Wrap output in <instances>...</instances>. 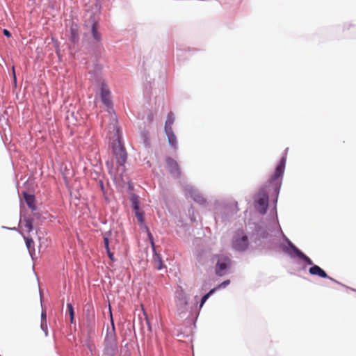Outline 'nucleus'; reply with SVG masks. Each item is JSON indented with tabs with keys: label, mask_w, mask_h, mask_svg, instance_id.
I'll return each instance as SVG.
<instances>
[{
	"label": "nucleus",
	"mask_w": 356,
	"mask_h": 356,
	"mask_svg": "<svg viewBox=\"0 0 356 356\" xmlns=\"http://www.w3.org/2000/svg\"><path fill=\"white\" fill-rule=\"evenodd\" d=\"M134 213L140 226L148 230V227L145 225V212L141 209H139L134 211Z\"/></svg>",
	"instance_id": "nucleus-21"
},
{
	"label": "nucleus",
	"mask_w": 356,
	"mask_h": 356,
	"mask_svg": "<svg viewBox=\"0 0 356 356\" xmlns=\"http://www.w3.org/2000/svg\"><path fill=\"white\" fill-rule=\"evenodd\" d=\"M100 86V97L102 104L108 108H113V104L111 99V91L106 83L99 85Z\"/></svg>",
	"instance_id": "nucleus-14"
},
{
	"label": "nucleus",
	"mask_w": 356,
	"mask_h": 356,
	"mask_svg": "<svg viewBox=\"0 0 356 356\" xmlns=\"http://www.w3.org/2000/svg\"><path fill=\"white\" fill-rule=\"evenodd\" d=\"M286 244H281L280 248L287 254L291 259H298L305 264L302 269H305L306 266H309L308 269L309 275L312 276H317L322 279H327L330 281L342 286L353 291H356L355 289L346 286L337 280L329 276L327 273L319 266L314 264L312 260L306 255L301 250L296 247L288 238H286Z\"/></svg>",
	"instance_id": "nucleus-1"
},
{
	"label": "nucleus",
	"mask_w": 356,
	"mask_h": 356,
	"mask_svg": "<svg viewBox=\"0 0 356 356\" xmlns=\"http://www.w3.org/2000/svg\"><path fill=\"white\" fill-rule=\"evenodd\" d=\"M22 195L28 207L32 211H35L37 210V205L35 195L29 193L26 191H23Z\"/></svg>",
	"instance_id": "nucleus-17"
},
{
	"label": "nucleus",
	"mask_w": 356,
	"mask_h": 356,
	"mask_svg": "<svg viewBox=\"0 0 356 356\" xmlns=\"http://www.w3.org/2000/svg\"><path fill=\"white\" fill-rule=\"evenodd\" d=\"M198 315H199V312L196 314V316L195 317V321L197 320Z\"/></svg>",
	"instance_id": "nucleus-53"
},
{
	"label": "nucleus",
	"mask_w": 356,
	"mask_h": 356,
	"mask_svg": "<svg viewBox=\"0 0 356 356\" xmlns=\"http://www.w3.org/2000/svg\"><path fill=\"white\" fill-rule=\"evenodd\" d=\"M52 41L54 44L55 52H56V55L58 56V58L60 59L61 56H60V50L58 42L56 40H54V38H52Z\"/></svg>",
	"instance_id": "nucleus-32"
},
{
	"label": "nucleus",
	"mask_w": 356,
	"mask_h": 356,
	"mask_svg": "<svg viewBox=\"0 0 356 356\" xmlns=\"http://www.w3.org/2000/svg\"><path fill=\"white\" fill-rule=\"evenodd\" d=\"M277 231L280 233L283 241L286 243L287 238L279 223V220L271 218H268L266 220H260L254 223V227L250 233V238L255 243L266 240L272 236L271 233Z\"/></svg>",
	"instance_id": "nucleus-3"
},
{
	"label": "nucleus",
	"mask_w": 356,
	"mask_h": 356,
	"mask_svg": "<svg viewBox=\"0 0 356 356\" xmlns=\"http://www.w3.org/2000/svg\"><path fill=\"white\" fill-rule=\"evenodd\" d=\"M3 34L6 38H10L12 36L10 31L9 30H8L7 29H3Z\"/></svg>",
	"instance_id": "nucleus-46"
},
{
	"label": "nucleus",
	"mask_w": 356,
	"mask_h": 356,
	"mask_svg": "<svg viewBox=\"0 0 356 356\" xmlns=\"http://www.w3.org/2000/svg\"><path fill=\"white\" fill-rule=\"evenodd\" d=\"M189 296L181 286H178L175 294V303L178 315L183 317L188 312Z\"/></svg>",
	"instance_id": "nucleus-8"
},
{
	"label": "nucleus",
	"mask_w": 356,
	"mask_h": 356,
	"mask_svg": "<svg viewBox=\"0 0 356 356\" xmlns=\"http://www.w3.org/2000/svg\"><path fill=\"white\" fill-rule=\"evenodd\" d=\"M254 207L262 215L266 213L269 206V191L266 184L261 187L256 193L254 198Z\"/></svg>",
	"instance_id": "nucleus-5"
},
{
	"label": "nucleus",
	"mask_w": 356,
	"mask_h": 356,
	"mask_svg": "<svg viewBox=\"0 0 356 356\" xmlns=\"http://www.w3.org/2000/svg\"><path fill=\"white\" fill-rule=\"evenodd\" d=\"M186 191L189 195L190 197L193 199L194 202L200 205L204 206L207 203V200L203 197L202 193L193 186H187L186 187Z\"/></svg>",
	"instance_id": "nucleus-16"
},
{
	"label": "nucleus",
	"mask_w": 356,
	"mask_h": 356,
	"mask_svg": "<svg viewBox=\"0 0 356 356\" xmlns=\"http://www.w3.org/2000/svg\"><path fill=\"white\" fill-rule=\"evenodd\" d=\"M191 220L192 222H193V221H195V219L194 218V217H191Z\"/></svg>",
	"instance_id": "nucleus-52"
},
{
	"label": "nucleus",
	"mask_w": 356,
	"mask_h": 356,
	"mask_svg": "<svg viewBox=\"0 0 356 356\" xmlns=\"http://www.w3.org/2000/svg\"><path fill=\"white\" fill-rule=\"evenodd\" d=\"M112 152L116 159L117 164L122 167V171H124V165L127 160V152L124 145V141L121 138L118 140V144L115 141L111 143Z\"/></svg>",
	"instance_id": "nucleus-9"
},
{
	"label": "nucleus",
	"mask_w": 356,
	"mask_h": 356,
	"mask_svg": "<svg viewBox=\"0 0 356 356\" xmlns=\"http://www.w3.org/2000/svg\"><path fill=\"white\" fill-rule=\"evenodd\" d=\"M128 188L129 190H132L134 188V186L131 184H129Z\"/></svg>",
	"instance_id": "nucleus-50"
},
{
	"label": "nucleus",
	"mask_w": 356,
	"mask_h": 356,
	"mask_svg": "<svg viewBox=\"0 0 356 356\" xmlns=\"http://www.w3.org/2000/svg\"><path fill=\"white\" fill-rule=\"evenodd\" d=\"M106 166L108 168V174L111 175H112L113 169V164L112 161H107L106 162Z\"/></svg>",
	"instance_id": "nucleus-37"
},
{
	"label": "nucleus",
	"mask_w": 356,
	"mask_h": 356,
	"mask_svg": "<svg viewBox=\"0 0 356 356\" xmlns=\"http://www.w3.org/2000/svg\"><path fill=\"white\" fill-rule=\"evenodd\" d=\"M287 150L288 148L285 149L284 154L282 155L278 163L276 165L274 173L270 176L268 181L266 182V186L268 187V191L272 192L271 197L273 204V207L270 211L269 217L276 220H278L277 204L282 184L283 176L285 171Z\"/></svg>",
	"instance_id": "nucleus-2"
},
{
	"label": "nucleus",
	"mask_w": 356,
	"mask_h": 356,
	"mask_svg": "<svg viewBox=\"0 0 356 356\" xmlns=\"http://www.w3.org/2000/svg\"><path fill=\"white\" fill-rule=\"evenodd\" d=\"M12 71H13V82H14L15 86H17V76H16V73H15V67L14 66L12 67Z\"/></svg>",
	"instance_id": "nucleus-45"
},
{
	"label": "nucleus",
	"mask_w": 356,
	"mask_h": 356,
	"mask_svg": "<svg viewBox=\"0 0 356 356\" xmlns=\"http://www.w3.org/2000/svg\"><path fill=\"white\" fill-rule=\"evenodd\" d=\"M142 137L143 139V143L145 145V147H150V143L149 140V134L147 131H143L142 132Z\"/></svg>",
	"instance_id": "nucleus-30"
},
{
	"label": "nucleus",
	"mask_w": 356,
	"mask_h": 356,
	"mask_svg": "<svg viewBox=\"0 0 356 356\" xmlns=\"http://www.w3.org/2000/svg\"><path fill=\"white\" fill-rule=\"evenodd\" d=\"M165 134L168 138L169 145L175 150L178 149L177 138L172 128H168L167 130H164Z\"/></svg>",
	"instance_id": "nucleus-18"
},
{
	"label": "nucleus",
	"mask_w": 356,
	"mask_h": 356,
	"mask_svg": "<svg viewBox=\"0 0 356 356\" xmlns=\"http://www.w3.org/2000/svg\"><path fill=\"white\" fill-rule=\"evenodd\" d=\"M2 228L5 229H9L10 227H6V226H2Z\"/></svg>",
	"instance_id": "nucleus-51"
},
{
	"label": "nucleus",
	"mask_w": 356,
	"mask_h": 356,
	"mask_svg": "<svg viewBox=\"0 0 356 356\" xmlns=\"http://www.w3.org/2000/svg\"><path fill=\"white\" fill-rule=\"evenodd\" d=\"M70 322L71 324H75V316H70Z\"/></svg>",
	"instance_id": "nucleus-48"
},
{
	"label": "nucleus",
	"mask_w": 356,
	"mask_h": 356,
	"mask_svg": "<svg viewBox=\"0 0 356 356\" xmlns=\"http://www.w3.org/2000/svg\"><path fill=\"white\" fill-rule=\"evenodd\" d=\"M86 317V327L89 334H93L95 332V315L92 309H87L84 311Z\"/></svg>",
	"instance_id": "nucleus-15"
},
{
	"label": "nucleus",
	"mask_w": 356,
	"mask_h": 356,
	"mask_svg": "<svg viewBox=\"0 0 356 356\" xmlns=\"http://www.w3.org/2000/svg\"><path fill=\"white\" fill-rule=\"evenodd\" d=\"M144 314L145 316V321H146V324L147 325L148 330L149 332H151L152 331V325H151L150 321L149 320L147 316L145 314V312H144Z\"/></svg>",
	"instance_id": "nucleus-43"
},
{
	"label": "nucleus",
	"mask_w": 356,
	"mask_h": 356,
	"mask_svg": "<svg viewBox=\"0 0 356 356\" xmlns=\"http://www.w3.org/2000/svg\"><path fill=\"white\" fill-rule=\"evenodd\" d=\"M40 328L44 332L45 336H48L47 323H40Z\"/></svg>",
	"instance_id": "nucleus-39"
},
{
	"label": "nucleus",
	"mask_w": 356,
	"mask_h": 356,
	"mask_svg": "<svg viewBox=\"0 0 356 356\" xmlns=\"http://www.w3.org/2000/svg\"><path fill=\"white\" fill-rule=\"evenodd\" d=\"M118 347L104 346L102 356H116Z\"/></svg>",
	"instance_id": "nucleus-23"
},
{
	"label": "nucleus",
	"mask_w": 356,
	"mask_h": 356,
	"mask_svg": "<svg viewBox=\"0 0 356 356\" xmlns=\"http://www.w3.org/2000/svg\"><path fill=\"white\" fill-rule=\"evenodd\" d=\"M147 232L148 239L149 241V243L151 245V248H152V252H155L156 250V245H155V243H154V236H153V235L152 234V233L150 232V231L149 229L147 230Z\"/></svg>",
	"instance_id": "nucleus-28"
},
{
	"label": "nucleus",
	"mask_w": 356,
	"mask_h": 356,
	"mask_svg": "<svg viewBox=\"0 0 356 356\" xmlns=\"http://www.w3.org/2000/svg\"><path fill=\"white\" fill-rule=\"evenodd\" d=\"M191 51H192V49H191L190 48H188L187 49L177 48V59L179 61H181L182 60V57L184 56V55L188 54L191 52ZM193 51H195V49H193Z\"/></svg>",
	"instance_id": "nucleus-26"
},
{
	"label": "nucleus",
	"mask_w": 356,
	"mask_h": 356,
	"mask_svg": "<svg viewBox=\"0 0 356 356\" xmlns=\"http://www.w3.org/2000/svg\"><path fill=\"white\" fill-rule=\"evenodd\" d=\"M40 323H47V312L46 309L42 307V312L40 315Z\"/></svg>",
	"instance_id": "nucleus-35"
},
{
	"label": "nucleus",
	"mask_w": 356,
	"mask_h": 356,
	"mask_svg": "<svg viewBox=\"0 0 356 356\" xmlns=\"http://www.w3.org/2000/svg\"><path fill=\"white\" fill-rule=\"evenodd\" d=\"M208 299L209 298L205 294H204L202 296L200 301L199 302V309H201V308L204 306V305L205 304Z\"/></svg>",
	"instance_id": "nucleus-36"
},
{
	"label": "nucleus",
	"mask_w": 356,
	"mask_h": 356,
	"mask_svg": "<svg viewBox=\"0 0 356 356\" xmlns=\"http://www.w3.org/2000/svg\"><path fill=\"white\" fill-rule=\"evenodd\" d=\"M68 114L67 115V118L69 119L70 118V116H71L73 119H74L75 121H77L78 120V116H77V114H76L74 112H70L68 111L67 112Z\"/></svg>",
	"instance_id": "nucleus-42"
},
{
	"label": "nucleus",
	"mask_w": 356,
	"mask_h": 356,
	"mask_svg": "<svg viewBox=\"0 0 356 356\" xmlns=\"http://www.w3.org/2000/svg\"><path fill=\"white\" fill-rule=\"evenodd\" d=\"M215 274L218 277H222L227 274L228 270L232 266L230 258L223 254H213L211 258Z\"/></svg>",
	"instance_id": "nucleus-4"
},
{
	"label": "nucleus",
	"mask_w": 356,
	"mask_h": 356,
	"mask_svg": "<svg viewBox=\"0 0 356 356\" xmlns=\"http://www.w3.org/2000/svg\"><path fill=\"white\" fill-rule=\"evenodd\" d=\"M104 248L106 250V252L107 254V256L108 257V258L110 259V260L113 262H114L115 261V257H114V254L111 251V249H110V245H104Z\"/></svg>",
	"instance_id": "nucleus-29"
},
{
	"label": "nucleus",
	"mask_w": 356,
	"mask_h": 356,
	"mask_svg": "<svg viewBox=\"0 0 356 356\" xmlns=\"http://www.w3.org/2000/svg\"><path fill=\"white\" fill-rule=\"evenodd\" d=\"M26 246L30 253L32 255V252H35L34 241L31 236H24Z\"/></svg>",
	"instance_id": "nucleus-24"
},
{
	"label": "nucleus",
	"mask_w": 356,
	"mask_h": 356,
	"mask_svg": "<svg viewBox=\"0 0 356 356\" xmlns=\"http://www.w3.org/2000/svg\"><path fill=\"white\" fill-rule=\"evenodd\" d=\"M9 230H12V231H17V232H19L18 228H17V227H10V228H9ZM19 232L22 234V233L20 231H19Z\"/></svg>",
	"instance_id": "nucleus-49"
},
{
	"label": "nucleus",
	"mask_w": 356,
	"mask_h": 356,
	"mask_svg": "<svg viewBox=\"0 0 356 356\" xmlns=\"http://www.w3.org/2000/svg\"><path fill=\"white\" fill-rule=\"evenodd\" d=\"M112 236V229H109L103 234L104 245L110 244V238Z\"/></svg>",
	"instance_id": "nucleus-27"
},
{
	"label": "nucleus",
	"mask_w": 356,
	"mask_h": 356,
	"mask_svg": "<svg viewBox=\"0 0 356 356\" xmlns=\"http://www.w3.org/2000/svg\"><path fill=\"white\" fill-rule=\"evenodd\" d=\"M218 290H219V289H218V287L216 286L213 287V289H210L207 293H205V295L207 296V297L209 298Z\"/></svg>",
	"instance_id": "nucleus-40"
},
{
	"label": "nucleus",
	"mask_w": 356,
	"mask_h": 356,
	"mask_svg": "<svg viewBox=\"0 0 356 356\" xmlns=\"http://www.w3.org/2000/svg\"><path fill=\"white\" fill-rule=\"evenodd\" d=\"M174 121H175L174 114L172 112H170L167 116V120L165 121V126H164V130H167V129L169 127L172 128V126L174 123Z\"/></svg>",
	"instance_id": "nucleus-25"
},
{
	"label": "nucleus",
	"mask_w": 356,
	"mask_h": 356,
	"mask_svg": "<svg viewBox=\"0 0 356 356\" xmlns=\"http://www.w3.org/2000/svg\"><path fill=\"white\" fill-rule=\"evenodd\" d=\"M33 215L29 213L28 209L22 203L20 200V210H19V223H24L28 233H31L34 229V218L38 220L41 219V213L38 211H32Z\"/></svg>",
	"instance_id": "nucleus-6"
},
{
	"label": "nucleus",
	"mask_w": 356,
	"mask_h": 356,
	"mask_svg": "<svg viewBox=\"0 0 356 356\" xmlns=\"http://www.w3.org/2000/svg\"><path fill=\"white\" fill-rule=\"evenodd\" d=\"M230 284L229 280H225L219 284L217 285L218 289H222L226 288Z\"/></svg>",
	"instance_id": "nucleus-34"
},
{
	"label": "nucleus",
	"mask_w": 356,
	"mask_h": 356,
	"mask_svg": "<svg viewBox=\"0 0 356 356\" xmlns=\"http://www.w3.org/2000/svg\"><path fill=\"white\" fill-rule=\"evenodd\" d=\"M177 336L182 337V338H186V337H188V334H185L184 332H183L181 331L177 330Z\"/></svg>",
	"instance_id": "nucleus-47"
},
{
	"label": "nucleus",
	"mask_w": 356,
	"mask_h": 356,
	"mask_svg": "<svg viewBox=\"0 0 356 356\" xmlns=\"http://www.w3.org/2000/svg\"><path fill=\"white\" fill-rule=\"evenodd\" d=\"M70 41L72 44H76L78 43L79 40V31H78V26L76 24L72 23V24L70 26Z\"/></svg>",
	"instance_id": "nucleus-19"
},
{
	"label": "nucleus",
	"mask_w": 356,
	"mask_h": 356,
	"mask_svg": "<svg viewBox=\"0 0 356 356\" xmlns=\"http://www.w3.org/2000/svg\"><path fill=\"white\" fill-rule=\"evenodd\" d=\"M250 245V241L248 234L243 229H237L232 236V247L239 252H245Z\"/></svg>",
	"instance_id": "nucleus-7"
},
{
	"label": "nucleus",
	"mask_w": 356,
	"mask_h": 356,
	"mask_svg": "<svg viewBox=\"0 0 356 356\" xmlns=\"http://www.w3.org/2000/svg\"><path fill=\"white\" fill-rule=\"evenodd\" d=\"M130 201L134 211L140 209L139 196L137 194L133 193L130 197Z\"/></svg>",
	"instance_id": "nucleus-22"
},
{
	"label": "nucleus",
	"mask_w": 356,
	"mask_h": 356,
	"mask_svg": "<svg viewBox=\"0 0 356 356\" xmlns=\"http://www.w3.org/2000/svg\"><path fill=\"white\" fill-rule=\"evenodd\" d=\"M109 317L111 327H107L103 345L104 346L118 347L115 325L111 309H109Z\"/></svg>",
	"instance_id": "nucleus-10"
},
{
	"label": "nucleus",
	"mask_w": 356,
	"mask_h": 356,
	"mask_svg": "<svg viewBox=\"0 0 356 356\" xmlns=\"http://www.w3.org/2000/svg\"><path fill=\"white\" fill-rule=\"evenodd\" d=\"M99 186L100 188V190L102 191V192L105 194L106 193V190H105V187H104V181L102 180H99Z\"/></svg>",
	"instance_id": "nucleus-44"
},
{
	"label": "nucleus",
	"mask_w": 356,
	"mask_h": 356,
	"mask_svg": "<svg viewBox=\"0 0 356 356\" xmlns=\"http://www.w3.org/2000/svg\"><path fill=\"white\" fill-rule=\"evenodd\" d=\"M99 55L95 54V61L93 65V69L88 72L90 81L98 86L106 83L102 76L103 65L99 63Z\"/></svg>",
	"instance_id": "nucleus-11"
},
{
	"label": "nucleus",
	"mask_w": 356,
	"mask_h": 356,
	"mask_svg": "<svg viewBox=\"0 0 356 356\" xmlns=\"http://www.w3.org/2000/svg\"><path fill=\"white\" fill-rule=\"evenodd\" d=\"M115 135L116 136V139L113 141H115L117 144H118V140H120V138H121L122 141H124L120 128H116Z\"/></svg>",
	"instance_id": "nucleus-33"
},
{
	"label": "nucleus",
	"mask_w": 356,
	"mask_h": 356,
	"mask_svg": "<svg viewBox=\"0 0 356 356\" xmlns=\"http://www.w3.org/2000/svg\"><path fill=\"white\" fill-rule=\"evenodd\" d=\"M153 252V260L154 262L156 264L155 268L158 270H161L165 268H166V266L164 264L162 257L161 254L157 252L156 250Z\"/></svg>",
	"instance_id": "nucleus-20"
},
{
	"label": "nucleus",
	"mask_w": 356,
	"mask_h": 356,
	"mask_svg": "<svg viewBox=\"0 0 356 356\" xmlns=\"http://www.w3.org/2000/svg\"><path fill=\"white\" fill-rule=\"evenodd\" d=\"M66 307L69 316H75V312L72 304L71 302H67Z\"/></svg>",
	"instance_id": "nucleus-31"
},
{
	"label": "nucleus",
	"mask_w": 356,
	"mask_h": 356,
	"mask_svg": "<svg viewBox=\"0 0 356 356\" xmlns=\"http://www.w3.org/2000/svg\"><path fill=\"white\" fill-rule=\"evenodd\" d=\"M165 161L170 175L176 179H179L181 171L177 161L170 156H165Z\"/></svg>",
	"instance_id": "nucleus-13"
},
{
	"label": "nucleus",
	"mask_w": 356,
	"mask_h": 356,
	"mask_svg": "<svg viewBox=\"0 0 356 356\" xmlns=\"http://www.w3.org/2000/svg\"><path fill=\"white\" fill-rule=\"evenodd\" d=\"M230 216L227 211H225L221 213V218L223 222L228 220Z\"/></svg>",
	"instance_id": "nucleus-38"
},
{
	"label": "nucleus",
	"mask_w": 356,
	"mask_h": 356,
	"mask_svg": "<svg viewBox=\"0 0 356 356\" xmlns=\"http://www.w3.org/2000/svg\"><path fill=\"white\" fill-rule=\"evenodd\" d=\"M88 22L91 24L90 33L92 38L97 42H100L102 40V33L99 31V19L96 17V14L92 13L89 19Z\"/></svg>",
	"instance_id": "nucleus-12"
},
{
	"label": "nucleus",
	"mask_w": 356,
	"mask_h": 356,
	"mask_svg": "<svg viewBox=\"0 0 356 356\" xmlns=\"http://www.w3.org/2000/svg\"><path fill=\"white\" fill-rule=\"evenodd\" d=\"M218 290H219V289H218V287L216 286L213 287V289H210L207 293H205V295L207 296V297L209 298Z\"/></svg>",
	"instance_id": "nucleus-41"
}]
</instances>
